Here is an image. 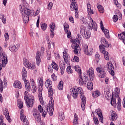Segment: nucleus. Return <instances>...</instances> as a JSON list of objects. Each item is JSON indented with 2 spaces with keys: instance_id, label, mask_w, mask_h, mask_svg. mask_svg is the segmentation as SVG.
I'll return each mask as SVG.
<instances>
[{
  "instance_id": "a878e982",
  "label": "nucleus",
  "mask_w": 125,
  "mask_h": 125,
  "mask_svg": "<svg viewBox=\"0 0 125 125\" xmlns=\"http://www.w3.org/2000/svg\"><path fill=\"white\" fill-rule=\"evenodd\" d=\"M70 9L71 10H75L77 11L78 10V6L76 5V2H72L70 4Z\"/></svg>"
},
{
  "instance_id": "49530a36",
  "label": "nucleus",
  "mask_w": 125,
  "mask_h": 125,
  "mask_svg": "<svg viewBox=\"0 0 125 125\" xmlns=\"http://www.w3.org/2000/svg\"><path fill=\"white\" fill-rule=\"evenodd\" d=\"M18 106L19 108V109H22L23 108V102H21V101H18Z\"/></svg>"
},
{
  "instance_id": "ea45409f",
  "label": "nucleus",
  "mask_w": 125,
  "mask_h": 125,
  "mask_svg": "<svg viewBox=\"0 0 125 125\" xmlns=\"http://www.w3.org/2000/svg\"><path fill=\"white\" fill-rule=\"evenodd\" d=\"M98 9L100 13H103L104 12V8L101 5H99L97 6Z\"/></svg>"
},
{
  "instance_id": "7ed1b4c3",
  "label": "nucleus",
  "mask_w": 125,
  "mask_h": 125,
  "mask_svg": "<svg viewBox=\"0 0 125 125\" xmlns=\"http://www.w3.org/2000/svg\"><path fill=\"white\" fill-rule=\"evenodd\" d=\"M45 86L47 88H48V94L49 97L53 96L54 93L53 92V89L52 88V81L51 80L48 79L46 81L45 83Z\"/></svg>"
},
{
  "instance_id": "423d86ee",
  "label": "nucleus",
  "mask_w": 125,
  "mask_h": 125,
  "mask_svg": "<svg viewBox=\"0 0 125 125\" xmlns=\"http://www.w3.org/2000/svg\"><path fill=\"white\" fill-rule=\"evenodd\" d=\"M1 61L3 67H5V65L7 64V56L5 53L3 52L0 54V62Z\"/></svg>"
},
{
  "instance_id": "c03bdc74",
  "label": "nucleus",
  "mask_w": 125,
  "mask_h": 125,
  "mask_svg": "<svg viewBox=\"0 0 125 125\" xmlns=\"http://www.w3.org/2000/svg\"><path fill=\"white\" fill-rule=\"evenodd\" d=\"M118 37L120 40H122L123 42L125 43V35H123V34H118Z\"/></svg>"
},
{
  "instance_id": "e2e57ef3",
  "label": "nucleus",
  "mask_w": 125,
  "mask_h": 125,
  "mask_svg": "<svg viewBox=\"0 0 125 125\" xmlns=\"http://www.w3.org/2000/svg\"><path fill=\"white\" fill-rule=\"evenodd\" d=\"M4 36L5 41H8V40H9V35H8V33H6Z\"/></svg>"
},
{
  "instance_id": "2eb2a0df",
  "label": "nucleus",
  "mask_w": 125,
  "mask_h": 125,
  "mask_svg": "<svg viewBox=\"0 0 125 125\" xmlns=\"http://www.w3.org/2000/svg\"><path fill=\"white\" fill-rule=\"evenodd\" d=\"M87 80L86 77L84 76L83 77L82 76H80L79 83L80 85H83V84H85L86 83V80Z\"/></svg>"
},
{
  "instance_id": "a18cd8bd",
  "label": "nucleus",
  "mask_w": 125,
  "mask_h": 125,
  "mask_svg": "<svg viewBox=\"0 0 125 125\" xmlns=\"http://www.w3.org/2000/svg\"><path fill=\"white\" fill-rule=\"evenodd\" d=\"M58 88L60 90L63 89V82L62 81L59 82Z\"/></svg>"
},
{
  "instance_id": "6e6d98bb",
  "label": "nucleus",
  "mask_w": 125,
  "mask_h": 125,
  "mask_svg": "<svg viewBox=\"0 0 125 125\" xmlns=\"http://www.w3.org/2000/svg\"><path fill=\"white\" fill-rule=\"evenodd\" d=\"M118 15H114L113 16V22H117L118 21Z\"/></svg>"
},
{
  "instance_id": "b1692460",
  "label": "nucleus",
  "mask_w": 125,
  "mask_h": 125,
  "mask_svg": "<svg viewBox=\"0 0 125 125\" xmlns=\"http://www.w3.org/2000/svg\"><path fill=\"white\" fill-rule=\"evenodd\" d=\"M99 47L100 50H103V49L104 50H105V48H104V47H110V44H109L108 42L105 41L104 44V45H100Z\"/></svg>"
},
{
  "instance_id": "0e129e2a",
  "label": "nucleus",
  "mask_w": 125,
  "mask_h": 125,
  "mask_svg": "<svg viewBox=\"0 0 125 125\" xmlns=\"http://www.w3.org/2000/svg\"><path fill=\"white\" fill-rule=\"evenodd\" d=\"M32 91L33 93H35L37 91V87L35 85H32Z\"/></svg>"
},
{
  "instance_id": "4d7b16f0",
  "label": "nucleus",
  "mask_w": 125,
  "mask_h": 125,
  "mask_svg": "<svg viewBox=\"0 0 125 125\" xmlns=\"http://www.w3.org/2000/svg\"><path fill=\"white\" fill-rule=\"evenodd\" d=\"M51 78L52 79H53V81H54V82H55V81H57V76H56L54 73H53L51 75Z\"/></svg>"
},
{
  "instance_id": "c756f323",
  "label": "nucleus",
  "mask_w": 125,
  "mask_h": 125,
  "mask_svg": "<svg viewBox=\"0 0 125 125\" xmlns=\"http://www.w3.org/2000/svg\"><path fill=\"white\" fill-rule=\"evenodd\" d=\"M53 26V23H52V24H51L50 25V31H51V33L50 34V36L51 37V38H53V37H54V32H53L54 31V27Z\"/></svg>"
},
{
  "instance_id": "f704fd0d",
  "label": "nucleus",
  "mask_w": 125,
  "mask_h": 125,
  "mask_svg": "<svg viewBox=\"0 0 125 125\" xmlns=\"http://www.w3.org/2000/svg\"><path fill=\"white\" fill-rule=\"evenodd\" d=\"M21 121H22L23 122V124L24 125H29V121H28V119L26 118V116L24 117H22V119H21Z\"/></svg>"
},
{
  "instance_id": "4c0bfd02",
  "label": "nucleus",
  "mask_w": 125,
  "mask_h": 125,
  "mask_svg": "<svg viewBox=\"0 0 125 125\" xmlns=\"http://www.w3.org/2000/svg\"><path fill=\"white\" fill-rule=\"evenodd\" d=\"M52 67L53 69H54L55 70H56V71H58L59 67L58 65L55 63V62H53L52 63Z\"/></svg>"
},
{
  "instance_id": "37998d69",
  "label": "nucleus",
  "mask_w": 125,
  "mask_h": 125,
  "mask_svg": "<svg viewBox=\"0 0 125 125\" xmlns=\"http://www.w3.org/2000/svg\"><path fill=\"white\" fill-rule=\"evenodd\" d=\"M48 47L49 49L54 47V43L53 42H48Z\"/></svg>"
},
{
  "instance_id": "473e14b6",
  "label": "nucleus",
  "mask_w": 125,
  "mask_h": 125,
  "mask_svg": "<svg viewBox=\"0 0 125 125\" xmlns=\"http://www.w3.org/2000/svg\"><path fill=\"white\" fill-rule=\"evenodd\" d=\"M78 91L80 93V98L82 99V96H83V98H85L84 95H83V89L82 87H79L78 88Z\"/></svg>"
},
{
  "instance_id": "338daca9",
  "label": "nucleus",
  "mask_w": 125,
  "mask_h": 125,
  "mask_svg": "<svg viewBox=\"0 0 125 125\" xmlns=\"http://www.w3.org/2000/svg\"><path fill=\"white\" fill-rule=\"evenodd\" d=\"M68 29H69V26L68 25V24H65V25H64V29L65 32L69 31V30H68Z\"/></svg>"
},
{
  "instance_id": "680f3d73",
  "label": "nucleus",
  "mask_w": 125,
  "mask_h": 125,
  "mask_svg": "<svg viewBox=\"0 0 125 125\" xmlns=\"http://www.w3.org/2000/svg\"><path fill=\"white\" fill-rule=\"evenodd\" d=\"M66 34H67V37L68 38V39H70V38H71V37H72V34H71V31H68L66 32Z\"/></svg>"
},
{
  "instance_id": "0eeeda50",
  "label": "nucleus",
  "mask_w": 125,
  "mask_h": 125,
  "mask_svg": "<svg viewBox=\"0 0 125 125\" xmlns=\"http://www.w3.org/2000/svg\"><path fill=\"white\" fill-rule=\"evenodd\" d=\"M80 34L84 39H88L90 37V32L88 31L85 27H83L80 30Z\"/></svg>"
},
{
  "instance_id": "9b49d317",
  "label": "nucleus",
  "mask_w": 125,
  "mask_h": 125,
  "mask_svg": "<svg viewBox=\"0 0 125 125\" xmlns=\"http://www.w3.org/2000/svg\"><path fill=\"white\" fill-rule=\"evenodd\" d=\"M23 64L26 68H28V69H30V70H34V69H36V66L29 62L27 59H25L23 61Z\"/></svg>"
},
{
  "instance_id": "bf43d9fd",
  "label": "nucleus",
  "mask_w": 125,
  "mask_h": 125,
  "mask_svg": "<svg viewBox=\"0 0 125 125\" xmlns=\"http://www.w3.org/2000/svg\"><path fill=\"white\" fill-rule=\"evenodd\" d=\"M3 83L2 82V81H1V83H0V92H2V90H3Z\"/></svg>"
},
{
  "instance_id": "f03ea898",
  "label": "nucleus",
  "mask_w": 125,
  "mask_h": 125,
  "mask_svg": "<svg viewBox=\"0 0 125 125\" xmlns=\"http://www.w3.org/2000/svg\"><path fill=\"white\" fill-rule=\"evenodd\" d=\"M24 100L25 101L26 106H27L28 108H30V107H33V105H34V103H35V99L34 96H30L29 95V93L27 91L24 92Z\"/></svg>"
},
{
  "instance_id": "774afa93",
  "label": "nucleus",
  "mask_w": 125,
  "mask_h": 125,
  "mask_svg": "<svg viewBox=\"0 0 125 125\" xmlns=\"http://www.w3.org/2000/svg\"><path fill=\"white\" fill-rule=\"evenodd\" d=\"M52 5H53L52 2H50L48 6V9L50 10L52 8Z\"/></svg>"
},
{
  "instance_id": "c9c22d12",
  "label": "nucleus",
  "mask_w": 125,
  "mask_h": 125,
  "mask_svg": "<svg viewBox=\"0 0 125 125\" xmlns=\"http://www.w3.org/2000/svg\"><path fill=\"white\" fill-rule=\"evenodd\" d=\"M118 119V115H117V113L113 112L111 114V121H116Z\"/></svg>"
},
{
  "instance_id": "603ef678",
  "label": "nucleus",
  "mask_w": 125,
  "mask_h": 125,
  "mask_svg": "<svg viewBox=\"0 0 125 125\" xmlns=\"http://www.w3.org/2000/svg\"><path fill=\"white\" fill-rule=\"evenodd\" d=\"M66 71L68 74H72L73 73V70H72V68L71 66H68L66 69Z\"/></svg>"
},
{
  "instance_id": "7c9ffc66",
  "label": "nucleus",
  "mask_w": 125,
  "mask_h": 125,
  "mask_svg": "<svg viewBox=\"0 0 125 125\" xmlns=\"http://www.w3.org/2000/svg\"><path fill=\"white\" fill-rule=\"evenodd\" d=\"M87 88H88L89 90H92V89H93V84L91 81L88 82L87 84Z\"/></svg>"
},
{
  "instance_id": "412c9836",
  "label": "nucleus",
  "mask_w": 125,
  "mask_h": 125,
  "mask_svg": "<svg viewBox=\"0 0 125 125\" xmlns=\"http://www.w3.org/2000/svg\"><path fill=\"white\" fill-rule=\"evenodd\" d=\"M79 44L77 43H74V44L72 45V48L74 49V53L75 54H79V52L78 51L79 49Z\"/></svg>"
},
{
  "instance_id": "69168bd1",
  "label": "nucleus",
  "mask_w": 125,
  "mask_h": 125,
  "mask_svg": "<svg viewBox=\"0 0 125 125\" xmlns=\"http://www.w3.org/2000/svg\"><path fill=\"white\" fill-rule=\"evenodd\" d=\"M38 110V111H39L40 113H42V112H43V109L42 108V105H39Z\"/></svg>"
},
{
  "instance_id": "f8f14e48",
  "label": "nucleus",
  "mask_w": 125,
  "mask_h": 125,
  "mask_svg": "<svg viewBox=\"0 0 125 125\" xmlns=\"http://www.w3.org/2000/svg\"><path fill=\"white\" fill-rule=\"evenodd\" d=\"M86 73L87 75L89 77L90 81H93L94 79V71H93V68L90 67L89 69L87 70Z\"/></svg>"
},
{
  "instance_id": "72a5a7b5",
  "label": "nucleus",
  "mask_w": 125,
  "mask_h": 125,
  "mask_svg": "<svg viewBox=\"0 0 125 125\" xmlns=\"http://www.w3.org/2000/svg\"><path fill=\"white\" fill-rule=\"evenodd\" d=\"M103 32H104L107 39H110V34H109V30L108 29H105V28H104V31H103Z\"/></svg>"
},
{
  "instance_id": "dca6fc26",
  "label": "nucleus",
  "mask_w": 125,
  "mask_h": 125,
  "mask_svg": "<svg viewBox=\"0 0 125 125\" xmlns=\"http://www.w3.org/2000/svg\"><path fill=\"white\" fill-rule=\"evenodd\" d=\"M83 51H84V53L87 55H91V54H92L91 50H88V46H87V45H83Z\"/></svg>"
},
{
  "instance_id": "bb28decb",
  "label": "nucleus",
  "mask_w": 125,
  "mask_h": 125,
  "mask_svg": "<svg viewBox=\"0 0 125 125\" xmlns=\"http://www.w3.org/2000/svg\"><path fill=\"white\" fill-rule=\"evenodd\" d=\"M25 84V88L27 91H30V89H31V86L30 85V83H29V81L25 80H23Z\"/></svg>"
},
{
  "instance_id": "20e7f679",
  "label": "nucleus",
  "mask_w": 125,
  "mask_h": 125,
  "mask_svg": "<svg viewBox=\"0 0 125 125\" xmlns=\"http://www.w3.org/2000/svg\"><path fill=\"white\" fill-rule=\"evenodd\" d=\"M97 73L98 77L101 79L106 78V70L103 67H98L96 68Z\"/></svg>"
},
{
  "instance_id": "6e6552de",
  "label": "nucleus",
  "mask_w": 125,
  "mask_h": 125,
  "mask_svg": "<svg viewBox=\"0 0 125 125\" xmlns=\"http://www.w3.org/2000/svg\"><path fill=\"white\" fill-rule=\"evenodd\" d=\"M106 67L107 68V71L111 75V76H115V68L114 65L111 62H108L107 64Z\"/></svg>"
},
{
  "instance_id": "79ce46f5",
  "label": "nucleus",
  "mask_w": 125,
  "mask_h": 125,
  "mask_svg": "<svg viewBox=\"0 0 125 125\" xmlns=\"http://www.w3.org/2000/svg\"><path fill=\"white\" fill-rule=\"evenodd\" d=\"M60 69L61 70V74H63L64 73V71L65 70V63H63V64H61Z\"/></svg>"
},
{
  "instance_id": "3c124183",
  "label": "nucleus",
  "mask_w": 125,
  "mask_h": 125,
  "mask_svg": "<svg viewBox=\"0 0 125 125\" xmlns=\"http://www.w3.org/2000/svg\"><path fill=\"white\" fill-rule=\"evenodd\" d=\"M121 102H122V101L121 100V99H119L118 101V103L117 104V108L119 110V111H120V110L121 109Z\"/></svg>"
},
{
  "instance_id": "4be33fe9",
  "label": "nucleus",
  "mask_w": 125,
  "mask_h": 125,
  "mask_svg": "<svg viewBox=\"0 0 125 125\" xmlns=\"http://www.w3.org/2000/svg\"><path fill=\"white\" fill-rule=\"evenodd\" d=\"M101 52H102L103 54H104V57L105 60H109L110 57V55L109 54V53L106 51H105L104 49L103 50H100Z\"/></svg>"
},
{
  "instance_id": "f3484780",
  "label": "nucleus",
  "mask_w": 125,
  "mask_h": 125,
  "mask_svg": "<svg viewBox=\"0 0 125 125\" xmlns=\"http://www.w3.org/2000/svg\"><path fill=\"white\" fill-rule=\"evenodd\" d=\"M51 106L49 107V115L50 116H52L53 115V111H54V101H53V99L51 98Z\"/></svg>"
},
{
  "instance_id": "864d4df0",
  "label": "nucleus",
  "mask_w": 125,
  "mask_h": 125,
  "mask_svg": "<svg viewBox=\"0 0 125 125\" xmlns=\"http://www.w3.org/2000/svg\"><path fill=\"white\" fill-rule=\"evenodd\" d=\"M59 119H61V121H63L65 119V116H64V113L62 112L59 115Z\"/></svg>"
},
{
  "instance_id": "4468645a",
  "label": "nucleus",
  "mask_w": 125,
  "mask_h": 125,
  "mask_svg": "<svg viewBox=\"0 0 125 125\" xmlns=\"http://www.w3.org/2000/svg\"><path fill=\"white\" fill-rule=\"evenodd\" d=\"M95 112L97 113V115L99 117V121L103 124V116L102 115V111L100 108H98L95 110Z\"/></svg>"
},
{
  "instance_id": "052dcab7",
  "label": "nucleus",
  "mask_w": 125,
  "mask_h": 125,
  "mask_svg": "<svg viewBox=\"0 0 125 125\" xmlns=\"http://www.w3.org/2000/svg\"><path fill=\"white\" fill-rule=\"evenodd\" d=\"M88 11V15H89V16L92 15V14H94V12H93V10L90 9Z\"/></svg>"
},
{
  "instance_id": "13d9d810",
  "label": "nucleus",
  "mask_w": 125,
  "mask_h": 125,
  "mask_svg": "<svg viewBox=\"0 0 125 125\" xmlns=\"http://www.w3.org/2000/svg\"><path fill=\"white\" fill-rule=\"evenodd\" d=\"M23 113H24V110L23 109H21L20 111L21 114V119H23L24 117H26L24 114H23Z\"/></svg>"
},
{
  "instance_id": "f257e3e1",
  "label": "nucleus",
  "mask_w": 125,
  "mask_h": 125,
  "mask_svg": "<svg viewBox=\"0 0 125 125\" xmlns=\"http://www.w3.org/2000/svg\"><path fill=\"white\" fill-rule=\"evenodd\" d=\"M23 13H22V18L24 24H27L29 22V16H33L35 14L34 10H30L28 8H23Z\"/></svg>"
},
{
  "instance_id": "1a4fd4ad",
  "label": "nucleus",
  "mask_w": 125,
  "mask_h": 125,
  "mask_svg": "<svg viewBox=\"0 0 125 125\" xmlns=\"http://www.w3.org/2000/svg\"><path fill=\"white\" fill-rule=\"evenodd\" d=\"M89 19L90 21V23L88 24V27L91 29H93L94 31H97V24H96V22L93 21V20H92V18L91 17H90Z\"/></svg>"
},
{
  "instance_id": "5fc2aeb1",
  "label": "nucleus",
  "mask_w": 125,
  "mask_h": 125,
  "mask_svg": "<svg viewBox=\"0 0 125 125\" xmlns=\"http://www.w3.org/2000/svg\"><path fill=\"white\" fill-rule=\"evenodd\" d=\"M63 59H64V62H65V63L66 64H67V63H68V61H69L68 60V58H69V57H68V55L65 56V55H63Z\"/></svg>"
},
{
  "instance_id": "de8ad7c7",
  "label": "nucleus",
  "mask_w": 125,
  "mask_h": 125,
  "mask_svg": "<svg viewBox=\"0 0 125 125\" xmlns=\"http://www.w3.org/2000/svg\"><path fill=\"white\" fill-rule=\"evenodd\" d=\"M6 114H5L6 119L9 122V123H11V119H10V116H9V113L7 112V111H5Z\"/></svg>"
},
{
  "instance_id": "a211bd4d",
  "label": "nucleus",
  "mask_w": 125,
  "mask_h": 125,
  "mask_svg": "<svg viewBox=\"0 0 125 125\" xmlns=\"http://www.w3.org/2000/svg\"><path fill=\"white\" fill-rule=\"evenodd\" d=\"M36 63L38 66L40 65L41 62H42V60H41V53L40 51H37L36 56Z\"/></svg>"
},
{
  "instance_id": "393cba45",
  "label": "nucleus",
  "mask_w": 125,
  "mask_h": 125,
  "mask_svg": "<svg viewBox=\"0 0 125 125\" xmlns=\"http://www.w3.org/2000/svg\"><path fill=\"white\" fill-rule=\"evenodd\" d=\"M83 40V37L81 34H78L77 36V38L74 40V42L75 43H77L78 44H80V41Z\"/></svg>"
},
{
  "instance_id": "2f4dec72",
  "label": "nucleus",
  "mask_w": 125,
  "mask_h": 125,
  "mask_svg": "<svg viewBox=\"0 0 125 125\" xmlns=\"http://www.w3.org/2000/svg\"><path fill=\"white\" fill-rule=\"evenodd\" d=\"M78 123H79V119H78V115L77 114H75L74 121L73 124L74 125H78Z\"/></svg>"
},
{
  "instance_id": "58836bf2",
  "label": "nucleus",
  "mask_w": 125,
  "mask_h": 125,
  "mask_svg": "<svg viewBox=\"0 0 125 125\" xmlns=\"http://www.w3.org/2000/svg\"><path fill=\"white\" fill-rule=\"evenodd\" d=\"M49 107L47 106L46 108V109L43 111V113L42 114V116L43 117V118H45V115L48 113V108L49 109Z\"/></svg>"
},
{
  "instance_id": "39448f33",
  "label": "nucleus",
  "mask_w": 125,
  "mask_h": 125,
  "mask_svg": "<svg viewBox=\"0 0 125 125\" xmlns=\"http://www.w3.org/2000/svg\"><path fill=\"white\" fill-rule=\"evenodd\" d=\"M39 83L40 85L38 87L39 98L40 102L42 103L43 101V100L42 99V90H43V87L42 86V79H41L39 81Z\"/></svg>"
},
{
  "instance_id": "cd10ccee",
  "label": "nucleus",
  "mask_w": 125,
  "mask_h": 125,
  "mask_svg": "<svg viewBox=\"0 0 125 125\" xmlns=\"http://www.w3.org/2000/svg\"><path fill=\"white\" fill-rule=\"evenodd\" d=\"M101 93H100V91L99 90H96L92 93V96L94 97V98H97V97H99V96H100V95Z\"/></svg>"
},
{
  "instance_id": "6ab92c4d",
  "label": "nucleus",
  "mask_w": 125,
  "mask_h": 125,
  "mask_svg": "<svg viewBox=\"0 0 125 125\" xmlns=\"http://www.w3.org/2000/svg\"><path fill=\"white\" fill-rule=\"evenodd\" d=\"M86 98H83V96H81V107L82 108L83 111H84V109H85V103Z\"/></svg>"
},
{
  "instance_id": "a19ab883",
  "label": "nucleus",
  "mask_w": 125,
  "mask_h": 125,
  "mask_svg": "<svg viewBox=\"0 0 125 125\" xmlns=\"http://www.w3.org/2000/svg\"><path fill=\"white\" fill-rule=\"evenodd\" d=\"M93 121L94 122L95 125H99V121L98 120V118L95 116H93Z\"/></svg>"
},
{
  "instance_id": "9d476101",
  "label": "nucleus",
  "mask_w": 125,
  "mask_h": 125,
  "mask_svg": "<svg viewBox=\"0 0 125 125\" xmlns=\"http://www.w3.org/2000/svg\"><path fill=\"white\" fill-rule=\"evenodd\" d=\"M33 113L36 121L40 123L41 122V114H40V111L38 109H35L33 110Z\"/></svg>"
},
{
  "instance_id": "c85d7f7f",
  "label": "nucleus",
  "mask_w": 125,
  "mask_h": 125,
  "mask_svg": "<svg viewBox=\"0 0 125 125\" xmlns=\"http://www.w3.org/2000/svg\"><path fill=\"white\" fill-rule=\"evenodd\" d=\"M19 46V44H17L16 46L14 45H12L11 46L9 47V50L10 51H17V47Z\"/></svg>"
},
{
  "instance_id": "aec40b11",
  "label": "nucleus",
  "mask_w": 125,
  "mask_h": 125,
  "mask_svg": "<svg viewBox=\"0 0 125 125\" xmlns=\"http://www.w3.org/2000/svg\"><path fill=\"white\" fill-rule=\"evenodd\" d=\"M21 75L22 77V80H23V81H26L28 73L27 72V70H26V68H25V67L23 68V69L21 71Z\"/></svg>"
},
{
  "instance_id": "09e8293b",
  "label": "nucleus",
  "mask_w": 125,
  "mask_h": 125,
  "mask_svg": "<svg viewBox=\"0 0 125 125\" xmlns=\"http://www.w3.org/2000/svg\"><path fill=\"white\" fill-rule=\"evenodd\" d=\"M41 28L43 31H45L46 28H47V24L44 23H41Z\"/></svg>"
},
{
  "instance_id": "8fccbe9b",
  "label": "nucleus",
  "mask_w": 125,
  "mask_h": 125,
  "mask_svg": "<svg viewBox=\"0 0 125 125\" xmlns=\"http://www.w3.org/2000/svg\"><path fill=\"white\" fill-rule=\"evenodd\" d=\"M113 104H116L117 101L116 100V99H114V95L112 94V98L110 101V104L112 106H113Z\"/></svg>"
},
{
  "instance_id": "5701e85b",
  "label": "nucleus",
  "mask_w": 125,
  "mask_h": 125,
  "mask_svg": "<svg viewBox=\"0 0 125 125\" xmlns=\"http://www.w3.org/2000/svg\"><path fill=\"white\" fill-rule=\"evenodd\" d=\"M13 85L16 88H19L20 89L22 88V84L21 83L18 81H15Z\"/></svg>"
},
{
  "instance_id": "e433bc0d",
  "label": "nucleus",
  "mask_w": 125,
  "mask_h": 125,
  "mask_svg": "<svg viewBox=\"0 0 125 125\" xmlns=\"http://www.w3.org/2000/svg\"><path fill=\"white\" fill-rule=\"evenodd\" d=\"M75 69L77 73H79V76H81L82 75V70L81 69V68H80L78 65H76L75 66Z\"/></svg>"
},
{
  "instance_id": "ddd939ff",
  "label": "nucleus",
  "mask_w": 125,
  "mask_h": 125,
  "mask_svg": "<svg viewBox=\"0 0 125 125\" xmlns=\"http://www.w3.org/2000/svg\"><path fill=\"white\" fill-rule=\"evenodd\" d=\"M70 91L71 92L72 96L74 98V99H77L79 96V92H78V90L75 88H71L70 89Z\"/></svg>"
}]
</instances>
